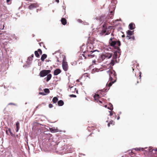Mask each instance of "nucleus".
<instances>
[{
  "instance_id": "obj_1",
  "label": "nucleus",
  "mask_w": 157,
  "mask_h": 157,
  "mask_svg": "<svg viewBox=\"0 0 157 157\" xmlns=\"http://www.w3.org/2000/svg\"><path fill=\"white\" fill-rule=\"evenodd\" d=\"M106 71L107 73L109 74V80L110 81V82L109 83H107L106 85L110 87L113 83L116 82L115 80L114 81L113 80V79L116 78L115 72L112 69H108Z\"/></svg>"
},
{
  "instance_id": "obj_2",
  "label": "nucleus",
  "mask_w": 157,
  "mask_h": 157,
  "mask_svg": "<svg viewBox=\"0 0 157 157\" xmlns=\"http://www.w3.org/2000/svg\"><path fill=\"white\" fill-rule=\"evenodd\" d=\"M103 29L100 33V34L101 35L105 36L110 34V32L108 30V29L106 28V27L105 25H103Z\"/></svg>"
},
{
  "instance_id": "obj_3",
  "label": "nucleus",
  "mask_w": 157,
  "mask_h": 157,
  "mask_svg": "<svg viewBox=\"0 0 157 157\" xmlns=\"http://www.w3.org/2000/svg\"><path fill=\"white\" fill-rule=\"evenodd\" d=\"M51 72L50 70H43L40 72V77H44L48 75Z\"/></svg>"
},
{
  "instance_id": "obj_4",
  "label": "nucleus",
  "mask_w": 157,
  "mask_h": 157,
  "mask_svg": "<svg viewBox=\"0 0 157 157\" xmlns=\"http://www.w3.org/2000/svg\"><path fill=\"white\" fill-rule=\"evenodd\" d=\"M62 64L63 70L65 71H67L68 68V66L67 63L64 60H63Z\"/></svg>"
},
{
  "instance_id": "obj_5",
  "label": "nucleus",
  "mask_w": 157,
  "mask_h": 157,
  "mask_svg": "<svg viewBox=\"0 0 157 157\" xmlns=\"http://www.w3.org/2000/svg\"><path fill=\"white\" fill-rule=\"evenodd\" d=\"M96 51L98 52V51L97 50H95L93 51H90L89 52V53H89L87 54L88 56L90 57V58L94 57L95 56V54L94 53V52Z\"/></svg>"
},
{
  "instance_id": "obj_6",
  "label": "nucleus",
  "mask_w": 157,
  "mask_h": 157,
  "mask_svg": "<svg viewBox=\"0 0 157 157\" xmlns=\"http://www.w3.org/2000/svg\"><path fill=\"white\" fill-rule=\"evenodd\" d=\"M38 6V5L37 3H33L31 4L29 6V8L30 10H32Z\"/></svg>"
},
{
  "instance_id": "obj_7",
  "label": "nucleus",
  "mask_w": 157,
  "mask_h": 157,
  "mask_svg": "<svg viewBox=\"0 0 157 157\" xmlns=\"http://www.w3.org/2000/svg\"><path fill=\"white\" fill-rule=\"evenodd\" d=\"M49 129L51 132L52 133H55L59 131V130L57 128H55L53 127L51 128H50Z\"/></svg>"
},
{
  "instance_id": "obj_8",
  "label": "nucleus",
  "mask_w": 157,
  "mask_h": 157,
  "mask_svg": "<svg viewBox=\"0 0 157 157\" xmlns=\"http://www.w3.org/2000/svg\"><path fill=\"white\" fill-rule=\"evenodd\" d=\"M61 72V70L59 69H57L55 70L54 72V74L55 75H57L60 73Z\"/></svg>"
},
{
  "instance_id": "obj_9",
  "label": "nucleus",
  "mask_w": 157,
  "mask_h": 157,
  "mask_svg": "<svg viewBox=\"0 0 157 157\" xmlns=\"http://www.w3.org/2000/svg\"><path fill=\"white\" fill-rule=\"evenodd\" d=\"M112 54L110 53L106 54L104 55L103 57H104L105 58H107L108 59H110L112 57Z\"/></svg>"
},
{
  "instance_id": "obj_10",
  "label": "nucleus",
  "mask_w": 157,
  "mask_h": 157,
  "mask_svg": "<svg viewBox=\"0 0 157 157\" xmlns=\"http://www.w3.org/2000/svg\"><path fill=\"white\" fill-rule=\"evenodd\" d=\"M47 77L45 78H46V80L47 82L52 77V75L51 74H49L47 75Z\"/></svg>"
},
{
  "instance_id": "obj_11",
  "label": "nucleus",
  "mask_w": 157,
  "mask_h": 157,
  "mask_svg": "<svg viewBox=\"0 0 157 157\" xmlns=\"http://www.w3.org/2000/svg\"><path fill=\"white\" fill-rule=\"evenodd\" d=\"M100 97V96L98 94H95L94 96V98L95 100H97Z\"/></svg>"
},
{
  "instance_id": "obj_12",
  "label": "nucleus",
  "mask_w": 157,
  "mask_h": 157,
  "mask_svg": "<svg viewBox=\"0 0 157 157\" xmlns=\"http://www.w3.org/2000/svg\"><path fill=\"white\" fill-rule=\"evenodd\" d=\"M61 22L63 25H65L67 23V21L66 19L64 18H62L61 20Z\"/></svg>"
},
{
  "instance_id": "obj_13",
  "label": "nucleus",
  "mask_w": 157,
  "mask_h": 157,
  "mask_svg": "<svg viewBox=\"0 0 157 157\" xmlns=\"http://www.w3.org/2000/svg\"><path fill=\"white\" fill-rule=\"evenodd\" d=\"M47 56L45 54H43L41 57V59L42 61H44V59L46 58L47 57Z\"/></svg>"
},
{
  "instance_id": "obj_14",
  "label": "nucleus",
  "mask_w": 157,
  "mask_h": 157,
  "mask_svg": "<svg viewBox=\"0 0 157 157\" xmlns=\"http://www.w3.org/2000/svg\"><path fill=\"white\" fill-rule=\"evenodd\" d=\"M58 104L59 106H61L63 105L64 102L63 101L60 100L58 101Z\"/></svg>"
},
{
  "instance_id": "obj_15",
  "label": "nucleus",
  "mask_w": 157,
  "mask_h": 157,
  "mask_svg": "<svg viewBox=\"0 0 157 157\" xmlns=\"http://www.w3.org/2000/svg\"><path fill=\"white\" fill-rule=\"evenodd\" d=\"M116 41L113 40V42H111L109 44H110V45L111 46H113L114 47L116 45Z\"/></svg>"
},
{
  "instance_id": "obj_16",
  "label": "nucleus",
  "mask_w": 157,
  "mask_h": 157,
  "mask_svg": "<svg viewBox=\"0 0 157 157\" xmlns=\"http://www.w3.org/2000/svg\"><path fill=\"white\" fill-rule=\"evenodd\" d=\"M129 29L131 30L133 29H134L133 27V23H131L129 25Z\"/></svg>"
},
{
  "instance_id": "obj_17",
  "label": "nucleus",
  "mask_w": 157,
  "mask_h": 157,
  "mask_svg": "<svg viewBox=\"0 0 157 157\" xmlns=\"http://www.w3.org/2000/svg\"><path fill=\"white\" fill-rule=\"evenodd\" d=\"M6 133L8 135L10 134L11 135H13V133L11 132V130L10 129H9L8 130L6 131Z\"/></svg>"
},
{
  "instance_id": "obj_18",
  "label": "nucleus",
  "mask_w": 157,
  "mask_h": 157,
  "mask_svg": "<svg viewBox=\"0 0 157 157\" xmlns=\"http://www.w3.org/2000/svg\"><path fill=\"white\" fill-rule=\"evenodd\" d=\"M105 18V17H101L99 18V20L100 23H102L103 21V20Z\"/></svg>"
},
{
  "instance_id": "obj_19",
  "label": "nucleus",
  "mask_w": 157,
  "mask_h": 157,
  "mask_svg": "<svg viewBox=\"0 0 157 157\" xmlns=\"http://www.w3.org/2000/svg\"><path fill=\"white\" fill-rule=\"evenodd\" d=\"M120 45V43L119 41H116V45L114 47L115 48H117L118 47V46Z\"/></svg>"
},
{
  "instance_id": "obj_20",
  "label": "nucleus",
  "mask_w": 157,
  "mask_h": 157,
  "mask_svg": "<svg viewBox=\"0 0 157 157\" xmlns=\"http://www.w3.org/2000/svg\"><path fill=\"white\" fill-rule=\"evenodd\" d=\"M58 100V98L56 97H54L52 101L54 103H56Z\"/></svg>"
},
{
  "instance_id": "obj_21",
  "label": "nucleus",
  "mask_w": 157,
  "mask_h": 157,
  "mask_svg": "<svg viewBox=\"0 0 157 157\" xmlns=\"http://www.w3.org/2000/svg\"><path fill=\"white\" fill-rule=\"evenodd\" d=\"M134 149L136 151H140L141 150L142 151H143V150L144 149V148H141V147L136 148H134Z\"/></svg>"
},
{
  "instance_id": "obj_22",
  "label": "nucleus",
  "mask_w": 157,
  "mask_h": 157,
  "mask_svg": "<svg viewBox=\"0 0 157 157\" xmlns=\"http://www.w3.org/2000/svg\"><path fill=\"white\" fill-rule=\"evenodd\" d=\"M133 31L128 30L127 32V34L129 35H132Z\"/></svg>"
},
{
  "instance_id": "obj_23",
  "label": "nucleus",
  "mask_w": 157,
  "mask_h": 157,
  "mask_svg": "<svg viewBox=\"0 0 157 157\" xmlns=\"http://www.w3.org/2000/svg\"><path fill=\"white\" fill-rule=\"evenodd\" d=\"M35 54L36 57H38L39 56V54L38 51H35Z\"/></svg>"
},
{
  "instance_id": "obj_24",
  "label": "nucleus",
  "mask_w": 157,
  "mask_h": 157,
  "mask_svg": "<svg viewBox=\"0 0 157 157\" xmlns=\"http://www.w3.org/2000/svg\"><path fill=\"white\" fill-rule=\"evenodd\" d=\"M109 105H110V107H108L107 108L108 109H110V110H112L113 109V105L111 104H110Z\"/></svg>"
},
{
  "instance_id": "obj_25",
  "label": "nucleus",
  "mask_w": 157,
  "mask_h": 157,
  "mask_svg": "<svg viewBox=\"0 0 157 157\" xmlns=\"http://www.w3.org/2000/svg\"><path fill=\"white\" fill-rule=\"evenodd\" d=\"M44 91L46 93H49V90L48 89H44Z\"/></svg>"
},
{
  "instance_id": "obj_26",
  "label": "nucleus",
  "mask_w": 157,
  "mask_h": 157,
  "mask_svg": "<svg viewBox=\"0 0 157 157\" xmlns=\"http://www.w3.org/2000/svg\"><path fill=\"white\" fill-rule=\"evenodd\" d=\"M113 15V11H111L110 12V18H112Z\"/></svg>"
},
{
  "instance_id": "obj_27",
  "label": "nucleus",
  "mask_w": 157,
  "mask_h": 157,
  "mask_svg": "<svg viewBox=\"0 0 157 157\" xmlns=\"http://www.w3.org/2000/svg\"><path fill=\"white\" fill-rule=\"evenodd\" d=\"M38 52H39L40 54H41L42 53V51L40 49H38Z\"/></svg>"
},
{
  "instance_id": "obj_28",
  "label": "nucleus",
  "mask_w": 157,
  "mask_h": 157,
  "mask_svg": "<svg viewBox=\"0 0 157 157\" xmlns=\"http://www.w3.org/2000/svg\"><path fill=\"white\" fill-rule=\"evenodd\" d=\"M70 97H74V98H75L76 97V96L75 95H74V94H71V95H70Z\"/></svg>"
},
{
  "instance_id": "obj_29",
  "label": "nucleus",
  "mask_w": 157,
  "mask_h": 157,
  "mask_svg": "<svg viewBox=\"0 0 157 157\" xmlns=\"http://www.w3.org/2000/svg\"><path fill=\"white\" fill-rule=\"evenodd\" d=\"M19 123L18 121H17V123H16V127H17L18 126H19Z\"/></svg>"
},
{
  "instance_id": "obj_30",
  "label": "nucleus",
  "mask_w": 157,
  "mask_h": 157,
  "mask_svg": "<svg viewBox=\"0 0 157 157\" xmlns=\"http://www.w3.org/2000/svg\"><path fill=\"white\" fill-rule=\"evenodd\" d=\"M70 90H75V88L73 87V86H72L70 88Z\"/></svg>"
},
{
  "instance_id": "obj_31",
  "label": "nucleus",
  "mask_w": 157,
  "mask_h": 157,
  "mask_svg": "<svg viewBox=\"0 0 157 157\" xmlns=\"http://www.w3.org/2000/svg\"><path fill=\"white\" fill-rule=\"evenodd\" d=\"M49 107L50 108H52V107H53V105H52V104H50L49 105Z\"/></svg>"
},
{
  "instance_id": "obj_32",
  "label": "nucleus",
  "mask_w": 157,
  "mask_h": 157,
  "mask_svg": "<svg viewBox=\"0 0 157 157\" xmlns=\"http://www.w3.org/2000/svg\"><path fill=\"white\" fill-rule=\"evenodd\" d=\"M39 94H40L42 95H45V93L44 92H40Z\"/></svg>"
},
{
  "instance_id": "obj_33",
  "label": "nucleus",
  "mask_w": 157,
  "mask_h": 157,
  "mask_svg": "<svg viewBox=\"0 0 157 157\" xmlns=\"http://www.w3.org/2000/svg\"><path fill=\"white\" fill-rule=\"evenodd\" d=\"M109 123H110V124H114V122H113V121H110Z\"/></svg>"
},
{
  "instance_id": "obj_34",
  "label": "nucleus",
  "mask_w": 157,
  "mask_h": 157,
  "mask_svg": "<svg viewBox=\"0 0 157 157\" xmlns=\"http://www.w3.org/2000/svg\"><path fill=\"white\" fill-rule=\"evenodd\" d=\"M112 39H113V38H111L110 39V40H109V43H110L111 42H113V40H112Z\"/></svg>"
},
{
  "instance_id": "obj_35",
  "label": "nucleus",
  "mask_w": 157,
  "mask_h": 157,
  "mask_svg": "<svg viewBox=\"0 0 157 157\" xmlns=\"http://www.w3.org/2000/svg\"><path fill=\"white\" fill-rule=\"evenodd\" d=\"M16 128H17V131H16L17 132H18V130L19 128V126H18L17 127H16Z\"/></svg>"
},
{
  "instance_id": "obj_36",
  "label": "nucleus",
  "mask_w": 157,
  "mask_h": 157,
  "mask_svg": "<svg viewBox=\"0 0 157 157\" xmlns=\"http://www.w3.org/2000/svg\"><path fill=\"white\" fill-rule=\"evenodd\" d=\"M109 112L110 113V115L111 116L113 115V113L112 112H111V111H109Z\"/></svg>"
},
{
  "instance_id": "obj_37",
  "label": "nucleus",
  "mask_w": 157,
  "mask_h": 157,
  "mask_svg": "<svg viewBox=\"0 0 157 157\" xmlns=\"http://www.w3.org/2000/svg\"><path fill=\"white\" fill-rule=\"evenodd\" d=\"M10 0H6V2L7 3H8L10 1Z\"/></svg>"
},
{
  "instance_id": "obj_38",
  "label": "nucleus",
  "mask_w": 157,
  "mask_h": 157,
  "mask_svg": "<svg viewBox=\"0 0 157 157\" xmlns=\"http://www.w3.org/2000/svg\"><path fill=\"white\" fill-rule=\"evenodd\" d=\"M57 3H58L59 2V0H56Z\"/></svg>"
},
{
  "instance_id": "obj_39",
  "label": "nucleus",
  "mask_w": 157,
  "mask_h": 157,
  "mask_svg": "<svg viewBox=\"0 0 157 157\" xmlns=\"http://www.w3.org/2000/svg\"><path fill=\"white\" fill-rule=\"evenodd\" d=\"M78 21L79 22H81L82 21L80 20H78Z\"/></svg>"
},
{
  "instance_id": "obj_40",
  "label": "nucleus",
  "mask_w": 157,
  "mask_h": 157,
  "mask_svg": "<svg viewBox=\"0 0 157 157\" xmlns=\"http://www.w3.org/2000/svg\"><path fill=\"white\" fill-rule=\"evenodd\" d=\"M140 78L141 77V72H140Z\"/></svg>"
},
{
  "instance_id": "obj_41",
  "label": "nucleus",
  "mask_w": 157,
  "mask_h": 157,
  "mask_svg": "<svg viewBox=\"0 0 157 157\" xmlns=\"http://www.w3.org/2000/svg\"><path fill=\"white\" fill-rule=\"evenodd\" d=\"M110 123H109L108 124V127H109L110 126Z\"/></svg>"
},
{
  "instance_id": "obj_42",
  "label": "nucleus",
  "mask_w": 157,
  "mask_h": 157,
  "mask_svg": "<svg viewBox=\"0 0 157 157\" xmlns=\"http://www.w3.org/2000/svg\"><path fill=\"white\" fill-rule=\"evenodd\" d=\"M14 105L12 103H10L9 105Z\"/></svg>"
},
{
  "instance_id": "obj_43",
  "label": "nucleus",
  "mask_w": 157,
  "mask_h": 157,
  "mask_svg": "<svg viewBox=\"0 0 157 157\" xmlns=\"http://www.w3.org/2000/svg\"><path fill=\"white\" fill-rule=\"evenodd\" d=\"M120 119V117L119 116H118V118H117V120H119Z\"/></svg>"
},
{
  "instance_id": "obj_44",
  "label": "nucleus",
  "mask_w": 157,
  "mask_h": 157,
  "mask_svg": "<svg viewBox=\"0 0 157 157\" xmlns=\"http://www.w3.org/2000/svg\"><path fill=\"white\" fill-rule=\"evenodd\" d=\"M107 106L106 105H105V107H106H106H107Z\"/></svg>"
},
{
  "instance_id": "obj_45",
  "label": "nucleus",
  "mask_w": 157,
  "mask_h": 157,
  "mask_svg": "<svg viewBox=\"0 0 157 157\" xmlns=\"http://www.w3.org/2000/svg\"><path fill=\"white\" fill-rule=\"evenodd\" d=\"M155 151H157V149H155Z\"/></svg>"
},
{
  "instance_id": "obj_46",
  "label": "nucleus",
  "mask_w": 157,
  "mask_h": 157,
  "mask_svg": "<svg viewBox=\"0 0 157 157\" xmlns=\"http://www.w3.org/2000/svg\"><path fill=\"white\" fill-rule=\"evenodd\" d=\"M33 55H32V57H33Z\"/></svg>"
},
{
  "instance_id": "obj_47",
  "label": "nucleus",
  "mask_w": 157,
  "mask_h": 157,
  "mask_svg": "<svg viewBox=\"0 0 157 157\" xmlns=\"http://www.w3.org/2000/svg\"><path fill=\"white\" fill-rule=\"evenodd\" d=\"M99 101L100 102H101V101Z\"/></svg>"
},
{
  "instance_id": "obj_48",
  "label": "nucleus",
  "mask_w": 157,
  "mask_h": 157,
  "mask_svg": "<svg viewBox=\"0 0 157 157\" xmlns=\"http://www.w3.org/2000/svg\"><path fill=\"white\" fill-rule=\"evenodd\" d=\"M119 113H120V114H121V112H120Z\"/></svg>"
},
{
  "instance_id": "obj_49",
  "label": "nucleus",
  "mask_w": 157,
  "mask_h": 157,
  "mask_svg": "<svg viewBox=\"0 0 157 157\" xmlns=\"http://www.w3.org/2000/svg\"><path fill=\"white\" fill-rule=\"evenodd\" d=\"M4 25H3V28H4Z\"/></svg>"
}]
</instances>
